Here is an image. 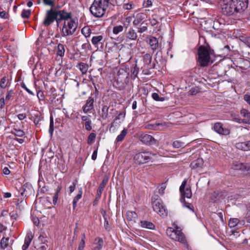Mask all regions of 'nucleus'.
<instances>
[{
  "label": "nucleus",
  "instance_id": "nucleus-1",
  "mask_svg": "<svg viewBox=\"0 0 250 250\" xmlns=\"http://www.w3.org/2000/svg\"><path fill=\"white\" fill-rule=\"evenodd\" d=\"M222 13L226 16L242 13L247 8L248 0H220Z\"/></svg>",
  "mask_w": 250,
  "mask_h": 250
},
{
  "label": "nucleus",
  "instance_id": "nucleus-2",
  "mask_svg": "<svg viewBox=\"0 0 250 250\" xmlns=\"http://www.w3.org/2000/svg\"><path fill=\"white\" fill-rule=\"evenodd\" d=\"M109 5L119 6V4L116 0H94L89 10L95 17L101 18Z\"/></svg>",
  "mask_w": 250,
  "mask_h": 250
},
{
  "label": "nucleus",
  "instance_id": "nucleus-3",
  "mask_svg": "<svg viewBox=\"0 0 250 250\" xmlns=\"http://www.w3.org/2000/svg\"><path fill=\"white\" fill-rule=\"evenodd\" d=\"M198 61L202 67L208 65L210 62V55L214 54V51L211 49L208 43L205 45H200L198 49Z\"/></svg>",
  "mask_w": 250,
  "mask_h": 250
},
{
  "label": "nucleus",
  "instance_id": "nucleus-4",
  "mask_svg": "<svg viewBox=\"0 0 250 250\" xmlns=\"http://www.w3.org/2000/svg\"><path fill=\"white\" fill-rule=\"evenodd\" d=\"M77 26L74 20L71 17L65 22H64L62 28V36L66 37L72 35L76 32Z\"/></svg>",
  "mask_w": 250,
  "mask_h": 250
},
{
  "label": "nucleus",
  "instance_id": "nucleus-5",
  "mask_svg": "<svg viewBox=\"0 0 250 250\" xmlns=\"http://www.w3.org/2000/svg\"><path fill=\"white\" fill-rule=\"evenodd\" d=\"M154 155V154L149 151H142L134 155V160L136 164L142 165L151 161L152 156Z\"/></svg>",
  "mask_w": 250,
  "mask_h": 250
},
{
  "label": "nucleus",
  "instance_id": "nucleus-6",
  "mask_svg": "<svg viewBox=\"0 0 250 250\" xmlns=\"http://www.w3.org/2000/svg\"><path fill=\"white\" fill-rule=\"evenodd\" d=\"M167 235L172 239L180 242L182 244H186L187 240L183 233L181 230H174L169 228L167 230Z\"/></svg>",
  "mask_w": 250,
  "mask_h": 250
},
{
  "label": "nucleus",
  "instance_id": "nucleus-7",
  "mask_svg": "<svg viewBox=\"0 0 250 250\" xmlns=\"http://www.w3.org/2000/svg\"><path fill=\"white\" fill-rule=\"evenodd\" d=\"M71 16L72 14L71 12H67L64 9L59 10L56 9V22L57 26L59 27L62 21L65 22L69 19H71Z\"/></svg>",
  "mask_w": 250,
  "mask_h": 250
},
{
  "label": "nucleus",
  "instance_id": "nucleus-8",
  "mask_svg": "<svg viewBox=\"0 0 250 250\" xmlns=\"http://www.w3.org/2000/svg\"><path fill=\"white\" fill-rule=\"evenodd\" d=\"M56 9L51 8L46 11L42 24L44 26L48 27L56 21Z\"/></svg>",
  "mask_w": 250,
  "mask_h": 250
},
{
  "label": "nucleus",
  "instance_id": "nucleus-9",
  "mask_svg": "<svg viewBox=\"0 0 250 250\" xmlns=\"http://www.w3.org/2000/svg\"><path fill=\"white\" fill-rule=\"evenodd\" d=\"M153 210L156 212L160 216L165 217L167 216V212L162 201H156L152 205Z\"/></svg>",
  "mask_w": 250,
  "mask_h": 250
},
{
  "label": "nucleus",
  "instance_id": "nucleus-10",
  "mask_svg": "<svg viewBox=\"0 0 250 250\" xmlns=\"http://www.w3.org/2000/svg\"><path fill=\"white\" fill-rule=\"evenodd\" d=\"M19 191L23 197H28L34 193L32 186L28 183L24 184L21 187Z\"/></svg>",
  "mask_w": 250,
  "mask_h": 250
},
{
  "label": "nucleus",
  "instance_id": "nucleus-11",
  "mask_svg": "<svg viewBox=\"0 0 250 250\" xmlns=\"http://www.w3.org/2000/svg\"><path fill=\"white\" fill-rule=\"evenodd\" d=\"M108 181V178L107 177H104L103 179L102 182L100 184V185L97 190L96 198L93 203V205L94 206L97 205L98 202L100 199L103 191L104 188H105L106 185L107 184Z\"/></svg>",
  "mask_w": 250,
  "mask_h": 250
},
{
  "label": "nucleus",
  "instance_id": "nucleus-12",
  "mask_svg": "<svg viewBox=\"0 0 250 250\" xmlns=\"http://www.w3.org/2000/svg\"><path fill=\"white\" fill-rule=\"evenodd\" d=\"M147 42L153 52L157 49H161V44L159 42L158 39L156 37L152 36L148 37L147 38Z\"/></svg>",
  "mask_w": 250,
  "mask_h": 250
},
{
  "label": "nucleus",
  "instance_id": "nucleus-13",
  "mask_svg": "<svg viewBox=\"0 0 250 250\" xmlns=\"http://www.w3.org/2000/svg\"><path fill=\"white\" fill-rule=\"evenodd\" d=\"M140 141L144 144L148 146L157 145L158 141L151 135L149 134H143L140 136Z\"/></svg>",
  "mask_w": 250,
  "mask_h": 250
},
{
  "label": "nucleus",
  "instance_id": "nucleus-14",
  "mask_svg": "<svg viewBox=\"0 0 250 250\" xmlns=\"http://www.w3.org/2000/svg\"><path fill=\"white\" fill-rule=\"evenodd\" d=\"M128 73L124 69H120L118 72L117 82L127 83L128 82Z\"/></svg>",
  "mask_w": 250,
  "mask_h": 250
},
{
  "label": "nucleus",
  "instance_id": "nucleus-15",
  "mask_svg": "<svg viewBox=\"0 0 250 250\" xmlns=\"http://www.w3.org/2000/svg\"><path fill=\"white\" fill-rule=\"evenodd\" d=\"M214 130L217 133L222 135H228L230 133V130L223 127L221 123H216L213 126Z\"/></svg>",
  "mask_w": 250,
  "mask_h": 250
},
{
  "label": "nucleus",
  "instance_id": "nucleus-16",
  "mask_svg": "<svg viewBox=\"0 0 250 250\" xmlns=\"http://www.w3.org/2000/svg\"><path fill=\"white\" fill-rule=\"evenodd\" d=\"M152 55L150 53H146L143 56V61L144 66L149 69L155 68V63L151 64L152 62Z\"/></svg>",
  "mask_w": 250,
  "mask_h": 250
},
{
  "label": "nucleus",
  "instance_id": "nucleus-17",
  "mask_svg": "<svg viewBox=\"0 0 250 250\" xmlns=\"http://www.w3.org/2000/svg\"><path fill=\"white\" fill-rule=\"evenodd\" d=\"M104 41L102 35L93 36L91 39L92 44L97 48L99 45L102 49L103 48Z\"/></svg>",
  "mask_w": 250,
  "mask_h": 250
},
{
  "label": "nucleus",
  "instance_id": "nucleus-18",
  "mask_svg": "<svg viewBox=\"0 0 250 250\" xmlns=\"http://www.w3.org/2000/svg\"><path fill=\"white\" fill-rule=\"evenodd\" d=\"M241 115L244 117L243 119H239V123L250 124V112L246 109H242L240 111Z\"/></svg>",
  "mask_w": 250,
  "mask_h": 250
},
{
  "label": "nucleus",
  "instance_id": "nucleus-19",
  "mask_svg": "<svg viewBox=\"0 0 250 250\" xmlns=\"http://www.w3.org/2000/svg\"><path fill=\"white\" fill-rule=\"evenodd\" d=\"M33 238V235L31 231H28L25 236L24 239V244L22 246V250H27L28 248L32 239Z\"/></svg>",
  "mask_w": 250,
  "mask_h": 250
},
{
  "label": "nucleus",
  "instance_id": "nucleus-20",
  "mask_svg": "<svg viewBox=\"0 0 250 250\" xmlns=\"http://www.w3.org/2000/svg\"><path fill=\"white\" fill-rule=\"evenodd\" d=\"M204 164V161L201 158H198L190 163V167L192 169L196 170H200L202 168Z\"/></svg>",
  "mask_w": 250,
  "mask_h": 250
},
{
  "label": "nucleus",
  "instance_id": "nucleus-21",
  "mask_svg": "<svg viewBox=\"0 0 250 250\" xmlns=\"http://www.w3.org/2000/svg\"><path fill=\"white\" fill-rule=\"evenodd\" d=\"M90 117V115L82 116L81 117L82 123L84 125L85 129L88 131L92 129V121Z\"/></svg>",
  "mask_w": 250,
  "mask_h": 250
},
{
  "label": "nucleus",
  "instance_id": "nucleus-22",
  "mask_svg": "<svg viewBox=\"0 0 250 250\" xmlns=\"http://www.w3.org/2000/svg\"><path fill=\"white\" fill-rule=\"evenodd\" d=\"M94 102V97H89L87 100L86 104L83 106V111L84 113H87L89 111L93 108V103Z\"/></svg>",
  "mask_w": 250,
  "mask_h": 250
},
{
  "label": "nucleus",
  "instance_id": "nucleus-23",
  "mask_svg": "<svg viewBox=\"0 0 250 250\" xmlns=\"http://www.w3.org/2000/svg\"><path fill=\"white\" fill-rule=\"evenodd\" d=\"M180 193L181 197L180 200L181 203H184L185 204H186L185 198H190L192 196V192L190 188H186L182 193Z\"/></svg>",
  "mask_w": 250,
  "mask_h": 250
},
{
  "label": "nucleus",
  "instance_id": "nucleus-24",
  "mask_svg": "<svg viewBox=\"0 0 250 250\" xmlns=\"http://www.w3.org/2000/svg\"><path fill=\"white\" fill-rule=\"evenodd\" d=\"M137 37L136 32L131 28H129L128 31L125 33V37L129 40L135 41Z\"/></svg>",
  "mask_w": 250,
  "mask_h": 250
},
{
  "label": "nucleus",
  "instance_id": "nucleus-25",
  "mask_svg": "<svg viewBox=\"0 0 250 250\" xmlns=\"http://www.w3.org/2000/svg\"><path fill=\"white\" fill-rule=\"evenodd\" d=\"M236 147L237 148L244 151L250 150V140L247 142L237 143Z\"/></svg>",
  "mask_w": 250,
  "mask_h": 250
},
{
  "label": "nucleus",
  "instance_id": "nucleus-26",
  "mask_svg": "<svg viewBox=\"0 0 250 250\" xmlns=\"http://www.w3.org/2000/svg\"><path fill=\"white\" fill-rule=\"evenodd\" d=\"M126 219L129 221L136 222L138 219V215L135 211H128L126 213Z\"/></svg>",
  "mask_w": 250,
  "mask_h": 250
},
{
  "label": "nucleus",
  "instance_id": "nucleus-27",
  "mask_svg": "<svg viewBox=\"0 0 250 250\" xmlns=\"http://www.w3.org/2000/svg\"><path fill=\"white\" fill-rule=\"evenodd\" d=\"M233 168L236 170H242L247 171V174L250 175V167L246 166L243 165L242 163H240L237 165H235L233 166Z\"/></svg>",
  "mask_w": 250,
  "mask_h": 250
},
{
  "label": "nucleus",
  "instance_id": "nucleus-28",
  "mask_svg": "<svg viewBox=\"0 0 250 250\" xmlns=\"http://www.w3.org/2000/svg\"><path fill=\"white\" fill-rule=\"evenodd\" d=\"M83 195V189L82 188H79L78 193L77 195L74 198L73 200V208L74 209L77 206V202L82 198Z\"/></svg>",
  "mask_w": 250,
  "mask_h": 250
},
{
  "label": "nucleus",
  "instance_id": "nucleus-29",
  "mask_svg": "<svg viewBox=\"0 0 250 250\" xmlns=\"http://www.w3.org/2000/svg\"><path fill=\"white\" fill-rule=\"evenodd\" d=\"M11 133L15 136L20 137H22L25 135V133L22 130L18 128L15 125L13 127Z\"/></svg>",
  "mask_w": 250,
  "mask_h": 250
},
{
  "label": "nucleus",
  "instance_id": "nucleus-30",
  "mask_svg": "<svg viewBox=\"0 0 250 250\" xmlns=\"http://www.w3.org/2000/svg\"><path fill=\"white\" fill-rule=\"evenodd\" d=\"M140 226L142 228L150 229H155V225L153 223L146 220L141 221L140 222Z\"/></svg>",
  "mask_w": 250,
  "mask_h": 250
},
{
  "label": "nucleus",
  "instance_id": "nucleus-31",
  "mask_svg": "<svg viewBox=\"0 0 250 250\" xmlns=\"http://www.w3.org/2000/svg\"><path fill=\"white\" fill-rule=\"evenodd\" d=\"M56 54L61 57L64 56L65 53V48L64 45L62 43H59L56 48Z\"/></svg>",
  "mask_w": 250,
  "mask_h": 250
},
{
  "label": "nucleus",
  "instance_id": "nucleus-32",
  "mask_svg": "<svg viewBox=\"0 0 250 250\" xmlns=\"http://www.w3.org/2000/svg\"><path fill=\"white\" fill-rule=\"evenodd\" d=\"M33 122L35 125L37 126L41 125V121L43 120V117L41 116L40 113H37L33 116Z\"/></svg>",
  "mask_w": 250,
  "mask_h": 250
},
{
  "label": "nucleus",
  "instance_id": "nucleus-33",
  "mask_svg": "<svg viewBox=\"0 0 250 250\" xmlns=\"http://www.w3.org/2000/svg\"><path fill=\"white\" fill-rule=\"evenodd\" d=\"M186 146L185 143L179 140L174 141L172 143V146L175 148H184Z\"/></svg>",
  "mask_w": 250,
  "mask_h": 250
},
{
  "label": "nucleus",
  "instance_id": "nucleus-34",
  "mask_svg": "<svg viewBox=\"0 0 250 250\" xmlns=\"http://www.w3.org/2000/svg\"><path fill=\"white\" fill-rule=\"evenodd\" d=\"M95 240H98V242L96 243V246L93 249V250H101L104 245L103 239L102 238L98 237L96 238Z\"/></svg>",
  "mask_w": 250,
  "mask_h": 250
},
{
  "label": "nucleus",
  "instance_id": "nucleus-35",
  "mask_svg": "<svg viewBox=\"0 0 250 250\" xmlns=\"http://www.w3.org/2000/svg\"><path fill=\"white\" fill-rule=\"evenodd\" d=\"M79 69L82 74H86L88 69V65L84 62H80L79 64Z\"/></svg>",
  "mask_w": 250,
  "mask_h": 250
},
{
  "label": "nucleus",
  "instance_id": "nucleus-36",
  "mask_svg": "<svg viewBox=\"0 0 250 250\" xmlns=\"http://www.w3.org/2000/svg\"><path fill=\"white\" fill-rule=\"evenodd\" d=\"M9 240H10V239L9 237H7V238L3 237L1 239L0 245V248L2 249H5L8 246Z\"/></svg>",
  "mask_w": 250,
  "mask_h": 250
},
{
  "label": "nucleus",
  "instance_id": "nucleus-37",
  "mask_svg": "<svg viewBox=\"0 0 250 250\" xmlns=\"http://www.w3.org/2000/svg\"><path fill=\"white\" fill-rule=\"evenodd\" d=\"M81 32L85 38H88L90 36L91 30L88 26H84L82 29Z\"/></svg>",
  "mask_w": 250,
  "mask_h": 250
},
{
  "label": "nucleus",
  "instance_id": "nucleus-38",
  "mask_svg": "<svg viewBox=\"0 0 250 250\" xmlns=\"http://www.w3.org/2000/svg\"><path fill=\"white\" fill-rule=\"evenodd\" d=\"M108 108L107 105H104L102 108V117L104 120L108 117Z\"/></svg>",
  "mask_w": 250,
  "mask_h": 250
},
{
  "label": "nucleus",
  "instance_id": "nucleus-39",
  "mask_svg": "<svg viewBox=\"0 0 250 250\" xmlns=\"http://www.w3.org/2000/svg\"><path fill=\"white\" fill-rule=\"evenodd\" d=\"M130 71L131 73V77L133 79H135L137 77L139 72V68L137 67V64L131 67Z\"/></svg>",
  "mask_w": 250,
  "mask_h": 250
},
{
  "label": "nucleus",
  "instance_id": "nucleus-40",
  "mask_svg": "<svg viewBox=\"0 0 250 250\" xmlns=\"http://www.w3.org/2000/svg\"><path fill=\"white\" fill-rule=\"evenodd\" d=\"M145 14L143 13L138 14L136 15L135 19L134 20L133 23L134 25H138L144 19Z\"/></svg>",
  "mask_w": 250,
  "mask_h": 250
},
{
  "label": "nucleus",
  "instance_id": "nucleus-41",
  "mask_svg": "<svg viewBox=\"0 0 250 250\" xmlns=\"http://www.w3.org/2000/svg\"><path fill=\"white\" fill-rule=\"evenodd\" d=\"M127 130L126 129L124 128L120 133V134L117 137L116 141L117 142H122L125 138L127 134Z\"/></svg>",
  "mask_w": 250,
  "mask_h": 250
},
{
  "label": "nucleus",
  "instance_id": "nucleus-42",
  "mask_svg": "<svg viewBox=\"0 0 250 250\" xmlns=\"http://www.w3.org/2000/svg\"><path fill=\"white\" fill-rule=\"evenodd\" d=\"M125 112L123 111L121 113H120L116 117L114 121L112 123V125H114V124L115 123V122L117 120L119 121V122L121 123V122H123L125 118Z\"/></svg>",
  "mask_w": 250,
  "mask_h": 250
},
{
  "label": "nucleus",
  "instance_id": "nucleus-43",
  "mask_svg": "<svg viewBox=\"0 0 250 250\" xmlns=\"http://www.w3.org/2000/svg\"><path fill=\"white\" fill-rule=\"evenodd\" d=\"M239 221L238 218L230 219L229 222V225L230 228H234L238 225Z\"/></svg>",
  "mask_w": 250,
  "mask_h": 250
},
{
  "label": "nucleus",
  "instance_id": "nucleus-44",
  "mask_svg": "<svg viewBox=\"0 0 250 250\" xmlns=\"http://www.w3.org/2000/svg\"><path fill=\"white\" fill-rule=\"evenodd\" d=\"M167 187V184L166 182L163 183L161 184V185L160 186V187H158V192L160 194V195L162 196L164 194L165 190L166 189Z\"/></svg>",
  "mask_w": 250,
  "mask_h": 250
},
{
  "label": "nucleus",
  "instance_id": "nucleus-45",
  "mask_svg": "<svg viewBox=\"0 0 250 250\" xmlns=\"http://www.w3.org/2000/svg\"><path fill=\"white\" fill-rule=\"evenodd\" d=\"M54 121H53V118L52 116H50V125H49V133L50 135V136L52 137L53 131H54Z\"/></svg>",
  "mask_w": 250,
  "mask_h": 250
},
{
  "label": "nucleus",
  "instance_id": "nucleus-46",
  "mask_svg": "<svg viewBox=\"0 0 250 250\" xmlns=\"http://www.w3.org/2000/svg\"><path fill=\"white\" fill-rule=\"evenodd\" d=\"M31 13V11L30 9L25 10L23 9L21 12V16L22 18L28 19L29 18Z\"/></svg>",
  "mask_w": 250,
  "mask_h": 250
},
{
  "label": "nucleus",
  "instance_id": "nucleus-47",
  "mask_svg": "<svg viewBox=\"0 0 250 250\" xmlns=\"http://www.w3.org/2000/svg\"><path fill=\"white\" fill-rule=\"evenodd\" d=\"M7 79L6 77H2L0 81V87L2 89H5L7 85Z\"/></svg>",
  "mask_w": 250,
  "mask_h": 250
},
{
  "label": "nucleus",
  "instance_id": "nucleus-48",
  "mask_svg": "<svg viewBox=\"0 0 250 250\" xmlns=\"http://www.w3.org/2000/svg\"><path fill=\"white\" fill-rule=\"evenodd\" d=\"M124 30V26L122 25H118L114 26L113 28V33L114 34H118Z\"/></svg>",
  "mask_w": 250,
  "mask_h": 250
},
{
  "label": "nucleus",
  "instance_id": "nucleus-49",
  "mask_svg": "<svg viewBox=\"0 0 250 250\" xmlns=\"http://www.w3.org/2000/svg\"><path fill=\"white\" fill-rule=\"evenodd\" d=\"M152 98L156 101L163 102L165 100L164 97H160L159 94L157 93H152Z\"/></svg>",
  "mask_w": 250,
  "mask_h": 250
},
{
  "label": "nucleus",
  "instance_id": "nucleus-50",
  "mask_svg": "<svg viewBox=\"0 0 250 250\" xmlns=\"http://www.w3.org/2000/svg\"><path fill=\"white\" fill-rule=\"evenodd\" d=\"M103 216L104 218V227L106 230H109L110 229L109 222L107 220V217H106L105 211H104V213L103 214Z\"/></svg>",
  "mask_w": 250,
  "mask_h": 250
},
{
  "label": "nucleus",
  "instance_id": "nucleus-51",
  "mask_svg": "<svg viewBox=\"0 0 250 250\" xmlns=\"http://www.w3.org/2000/svg\"><path fill=\"white\" fill-rule=\"evenodd\" d=\"M96 135L95 133H91L88 137L87 142V144L89 145L91 144L92 143V142L95 140V139L96 138Z\"/></svg>",
  "mask_w": 250,
  "mask_h": 250
},
{
  "label": "nucleus",
  "instance_id": "nucleus-52",
  "mask_svg": "<svg viewBox=\"0 0 250 250\" xmlns=\"http://www.w3.org/2000/svg\"><path fill=\"white\" fill-rule=\"evenodd\" d=\"M78 181L77 180H75L73 182L72 185L69 187V193L71 194L76 188V186L77 184Z\"/></svg>",
  "mask_w": 250,
  "mask_h": 250
},
{
  "label": "nucleus",
  "instance_id": "nucleus-53",
  "mask_svg": "<svg viewBox=\"0 0 250 250\" xmlns=\"http://www.w3.org/2000/svg\"><path fill=\"white\" fill-rule=\"evenodd\" d=\"M21 86L22 88L25 90L27 91V92H28V93L31 95H34V93L27 87V86L24 83L22 82L21 83Z\"/></svg>",
  "mask_w": 250,
  "mask_h": 250
},
{
  "label": "nucleus",
  "instance_id": "nucleus-54",
  "mask_svg": "<svg viewBox=\"0 0 250 250\" xmlns=\"http://www.w3.org/2000/svg\"><path fill=\"white\" fill-rule=\"evenodd\" d=\"M15 94L14 92V91L13 90H10L7 92V94L6 95L5 97V100L6 101L10 100L13 96V95Z\"/></svg>",
  "mask_w": 250,
  "mask_h": 250
},
{
  "label": "nucleus",
  "instance_id": "nucleus-55",
  "mask_svg": "<svg viewBox=\"0 0 250 250\" xmlns=\"http://www.w3.org/2000/svg\"><path fill=\"white\" fill-rule=\"evenodd\" d=\"M42 1L45 5H49L51 7L54 5V1L53 0H42Z\"/></svg>",
  "mask_w": 250,
  "mask_h": 250
},
{
  "label": "nucleus",
  "instance_id": "nucleus-56",
  "mask_svg": "<svg viewBox=\"0 0 250 250\" xmlns=\"http://www.w3.org/2000/svg\"><path fill=\"white\" fill-rule=\"evenodd\" d=\"M39 240L42 242V244H45L48 243V240L47 238L44 236L43 235H40L39 237Z\"/></svg>",
  "mask_w": 250,
  "mask_h": 250
},
{
  "label": "nucleus",
  "instance_id": "nucleus-57",
  "mask_svg": "<svg viewBox=\"0 0 250 250\" xmlns=\"http://www.w3.org/2000/svg\"><path fill=\"white\" fill-rule=\"evenodd\" d=\"M133 6L132 3H125L123 5V8L125 10H130L133 8Z\"/></svg>",
  "mask_w": 250,
  "mask_h": 250
},
{
  "label": "nucleus",
  "instance_id": "nucleus-58",
  "mask_svg": "<svg viewBox=\"0 0 250 250\" xmlns=\"http://www.w3.org/2000/svg\"><path fill=\"white\" fill-rule=\"evenodd\" d=\"M91 81H92V84H93V85L94 86V87H95V91H94V92H93V93L92 94V96H92V97H94V98H96V97L97 96V95H98V94H99V91L98 90V89H97V87H96V85H95V83H94V81H93V80H92V79H91Z\"/></svg>",
  "mask_w": 250,
  "mask_h": 250
},
{
  "label": "nucleus",
  "instance_id": "nucleus-59",
  "mask_svg": "<svg viewBox=\"0 0 250 250\" xmlns=\"http://www.w3.org/2000/svg\"><path fill=\"white\" fill-rule=\"evenodd\" d=\"M187 184V181L186 180H184L180 187L179 190L180 193H182L184 190H185L186 188V185Z\"/></svg>",
  "mask_w": 250,
  "mask_h": 250
},
{
  "label": "nucleus",
  "instance_id": "nucleus-60",
  "mask_svg": "<svg viewBox=\"0 0 250 250\" xmlns=\"http://www.w3.org/2000/svg\"><path fill=\"white\" fill-rule=\"evenodd\" d=\"M182 203L183 204V206L188 208L190 210H191L192 212L194 211V207H193V205L189 203H187V202H186V204H185L184 203Z\"/></svg>",
  "mask_w": 250,
  "mask_h": 250
},
{
  "label": "nucleus",
  "instance_id": "nucleus-61",
  "mask_svg": "<svg viewBox=\"0 0 250 250\" xmlns=\"http://www.w3.org/2000/svg\"><path fill=\"white\" fill-rule=\"evenodd\" d=\"M152 2L151 0H144L143 2V5L145 7H148L151 6Z\"/></svg>",
  "mask_w": 250,
  "mask_h": 250
},
{
  "label": "nucleus",
  "instance_id": "nucleus-62",
  "mask_svg": "<svg viewBox=\"0 0 250 250\" xmlns=\"http://www.w3.org/2000/svg\"><path fill=\"white\" fill-rule=\"evenodd\" d=\"M143 23L140 25L141 27L138 28V32L140 33H143L146 31L147 29V26L146 25H143Z\"/></svg>",
  "mask_w": 250,
  "mask_h": 250
},
{
  "label": "nucleus",
  "instance_id": "nucleus-63",
  "mask_svg": "<svg viewBox=\"0 0 250 250\" xmlns=\"http://www.w3.org/2000/svg\"><path fill=\"white\" fill-rule=\"evenodd\" d=\"M199 89L197 88H192L189 91V93L191 95H195L199 92Z\"/></svg>",
  "mask_w": 250,
  "mask_h": 250
},
{
  "label": "nucleus",
  "instance_id": "nucleus-64",
  "mask_svg": "<svg viewBox=\"0 0 250 250\" xmlns=\"http://www.w3.org/2000/svg\"><path fill=\"white\" fill-rule=\"evenodd\" d=\"M85 247V241L81 240L79 244V247L77 250H83Z\"/></svg>",
  "mask_w": 250,
  "mask_h": 250
}]
</instances>
